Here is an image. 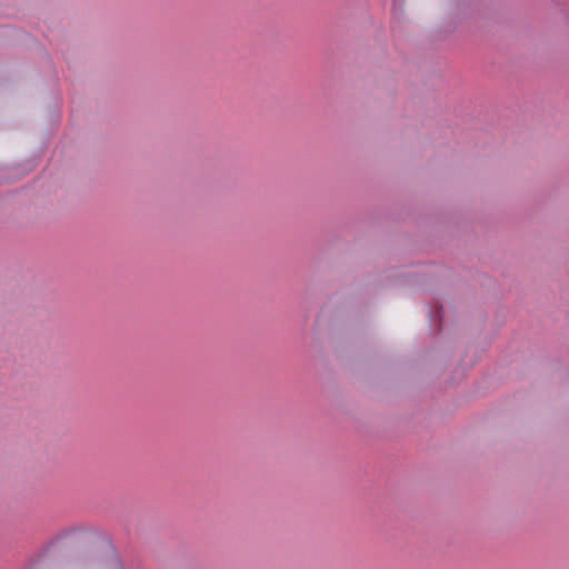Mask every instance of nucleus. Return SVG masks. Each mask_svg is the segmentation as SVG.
<instances>
[{
  "label": "nucleus",
  "mask_w": 569,
  "mask_h": 569,
  "mask_svg": "<svg viewBox=\"0 0 569 569\" xmlns=\"http://www.w3.org/2000/svg\"><path fill=\"white\" fill-rule=\"evenodd\" d=\"M99 558L101 559L99 562L101 566H106L111 569H118L121 567L119 555L116 548L109 542L103 543Z\"/></svg>",
  "instance_id": "obj_1"
},
{
  "label": "nucleus",
  "mask_w": 569,
  "mask_h": 569,
  "mask_svg": "<svg viewBox=\"0 0 569 569\" xmlns=\"http://www.w3.org/2000/svg\"><path fill=\"white\" fill-rule=\"evenodd\" d=\"M97 535L93 531H80L73 535L77 542H90Z\"/></svg>",
  "instance_id": "obj_2"
}]
</instances>
